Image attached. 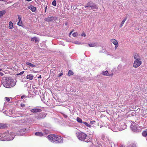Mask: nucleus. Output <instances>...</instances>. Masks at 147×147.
Masks as SVG:
<instances>
[{
  "label": "nucleus",
  "instance_id": "obj_26",
  "mask_svg": "<svg viewBox=\"0 0 147 147\" xmlns=\"http://www.w3.org/2000/svg\"><path fill=\"white\" fill-rule=\"evenodd\" d=\"M88 45L89 47H94L95 46V43L89 44Z\"/></svg>",
  "mask_w": 147,
  "mask_h": 147
},
{
  "label": "nucleus",
  "instance_id": "obj_9",
  "mask_svg": "<svg viewBox=\"0 0 147 147\" xmlns=\"http://www.w3.org/2000/svg\"><path fill=\"white\" fill-rule=\"evenodd\" d=\"M102 74L104 76H108L111 77L113 75V74H109L108 73L107 71H103L102 73Z\"/></svg>",
  "mask_w": 147,
  "mask_h": 147
},
{
  "label": "nucleus",
  "instance_id": "obj_29",
  "mask_svg": "<svg viewBox=\"0 0 147 147\" xmlns=\"http://www.w3.org/2000/svg\"><path fill=\"white\" fill-rule=\"evenodd\" d=\"M129 147H136V145L135 144L132 143L131 146H129Z\"/></svg>",
  "mask_w": 147,
  "mask_h": 147
},
{
  "label": "nucleus",
  "instance_id": "obj_21",
  "mask_svg": "<svg viewBox=\"0 0 147 147\" xmlns=\"http://www.w3.org/2000/svg\"><path fill=\"white\" fill-rule=\"evenodd\" d=\"M35 135L37 136H43V134L42 132H36L35 133Z\"/></svg>",
  "mask_w": 147,
  "mask_h": 147
},
{
  "label": "nucleus",
  "instance_id": "obj_20",
  "mask_svg": "<svg viewBox=\"0 0 147 147\" xmlns=\"http://www.w3.org/2000/svg\"><path fill=\"white\" fill-rule=\"evenodd\" d=\"M13 23L11 22H9V29H12L13 28Z\"/></svg>",
  "mask_w": 147,
  "mask_h": 147
},
{
  "label": "nucleus",
  "instance_id": "obj_44",
  "mask_svg": "<svg viewBox=\"0 0 147 147\" xmlns=\"http://www.w3.org/2000/svg\"><path fill=\"white\" fill-rule=\"evenodd\" d=\"M2 70V69H0V71H1Z\"/></svg>",
  "mask_w": 147,
  "mask_h": 147
},
{
  "label": "nucleus",
  "instance_id": "obj_25",
  "mask_svg": "<svg viewBox=\"0 0 147 147\" xmlns=\"http://www.w3.org/2000/svg\"><path fill=\"white\" fill-rule=\"evenodd\" d=\"M83 123L86 126L88 127H91V125L89 124L88 123L86 122L85 121H84L83 122Z\"/></svg>",
  "mask_w": 147,
  "mask_h": 147
},
{
  "label": "nucleus",
  "instance_id": "obj_13",
  "mask_svg": "<svg viewBox=\"0 0 147 147\" xmlns=\"http://www.w3.org/2000/svg\"><path fill=\"white\" fill-rule=\"evenodd\" d=\"M7 127V125L5 124L0 123V128L4 129Z\"/></svg>",
  "mask_w": 147,
  "mask_h": 147
},
{
  "label": "nucleus",
  "instance_id": "obj_5",
  "mask_svg": "<svg viewBox=\"0 0 147 147\" xmlns=\"http://www.w3.org/2000/svg\"><path fill=\"white\" fill-rule=\"evenodd\" d=\"M141 59L135 60L133 64V66L135 68H137L139 67L142 64Z\"/></svg>",
  "mask_w": 147,
  "mask_h": 147
},
{
  "label": "nucleus",
  "instance_id": "obj_2",
  "mask_svg": "<svg viewBox=\"0 0 147 147\" xmlns=\"http://www.w3.org/2000/svg\"><path fill=\"white\" fill-rule=\"evenodd\" d=\"M48 139L55 144H59L63 143V138L55 134H51L47 136Z\"/></svg>",
  "mask_w": 147,
  "mask_h": 147
},
{
  "label": "nucleus",
  "instance_id": "obj_40",
  "mask_svg": "<svg viewBox=\"0 0 147 147\" xmlns=\"http://www.w3.org/2000/svg\"><path fill=\"white\" fill-rule=\"evenodd\" d=\"M41 78V75L40 76H39L38 77V78Z\"/></svg>",
  "mask_w": 147,
  "mask_h": 147
},
{
  "label": "nucleus",
  "instance_id": "obj_17",
  "mask_svg": "<svg viewBox=\"0 0 147 147\" xmlns=\"http://www.w3.org/2000/svg\"><path fill=\"white\" fill-rule=\"evenodd\" d=\"M127 19V17H126L122 20V21L121 22V23L119 26L120 28H121L123 26L124 24L125 23V22L126 20Z\"/></svg>",
  "mask_w": 147,
  "mask_h": 147
},
{
  "label": "nucleus",
  "instance_id": "obj_19",
  "mask_svg": "<svg viewBox=\"0 0 147 147\" xmlns=\"http://www.w3.org/2000/svg\"><path fill=\"white\" fill-rule=\"evenodd\" d=\"M18 18L19 20V21L18 23V25L21 26H22V21L21 20V18L19 16Z\"/></svg>",
  "mask_w": 147,
  "mask_h": 147
},
{
  "label": "nucleus",
  "instance_id": "obj_41",
  "mask_svg": "<svg viewBox=\"0 0 147 147\" xmlns=\"http://www.w3.org/2000/svg\"><path fill=\"white\" fill-rule=\"evenodd\" d=\"M63 75V74L62 73H60L59 74V76H61Z\"/></svg>",
  "mask_w": 147,
  "mask_h": 147
},
{
  "label": "nucleus",
  "instance_id": "obj_30",
  "mask_svg": "<svg viewBox=\"0 0 147 147\" xmlns=\"http://www.w3.org/2000/svg\"><path fill=\"white\" fill-rule=\"evenodd\" d=\"M5 100L7 101V102H9L10 101V99L8 97H5Z\"/></svg>",
  "mask_w": 147,
  "mask_h": 147
},
{
  "label": "nucleus",
  "instance_id": "obj_10",
  "mask_svg": "<svg viewBox=\"0 0 147 147\" xmlns=\"http://www.w3.org/2000/svg\"><path fill=\"white\" fill-rule=\"evenodd\" d=\"M26 78L27 79H29V80H32L34 76L32 74H29L26 76Z\"/></svg>",
  "mask_w": 147,
  "mask_h": 147
},
{
  "label": "nucleus",
  "instance_id": "obj_11",
  "mask_svg": "<svg viewBox=\"0 0 147 147\" xmlns=\"http://www.w3.org/2000/svg\"><path fill=\"white\" fill-rule=\"evenodd\" d=\"M90 7H91V9L94 11H96V10L98 9V7L95 4L92 5H91Z\"/></svg>",
  "mask_w": 147,
  "mask_h": 147
},
{
  "label": "nucleus",
  "instance_id": "obj_12",
  "mask_svg": "<svg viewBox=\"0 0 147 147\" xmlns=\"http://www.w3.org/2000/svg\"><path fill=\"white\" fill-rule=\"evenodd\" d=\"M28 8L32 10V12H34L36 10V7L32 5H30L28 7Z\"/></svg>",
  "mask_w": 147,
  "mask_h": 147
},
{
  "label": "nucleus",
  "instance_id": "obj_1",
  "mask_svg": "<svg viewBox=\"0 0 147 147\" xmlns=\"http://www.w3.org/2000/svg\"><path fill=\"white\" fill-rule=\"evenodd\" d=\"M2 82L3 86L6 88H10L14 86L16 83L10 78H6L3 79Z\"/></svg>",
  "mask_w": 147,
  "mask_h": 147
},
{
  "label": "nucleus",
  "instance_id": "obj_35",
  "mask_svg": "<svg viewBox=\"0 0 147 147\" xmlns=\"http://www.w3.org/2000/svg\"><path fill=\"white\" fill-rule=\"evenodd\" d=\"M24 71H22L21 72H20L19 74V75H21V74H23L24 73Z\"/></svg>",
  "mask_w": 147,
  "mask_h": 147
},
{
  "label": "nucleus",
  "instance_id": "obj_42",
  "mask_svg": "<svg viewBox=\"0 0 147 147\" xmlns=\"http://www.w3.org/2000/svg\"><path fill=\"white\" fill-rule=\"evenodd\" d=\"M13 139V137L12 138H10L9 140H12Z\"/></svg>",
  "mask_w": 147,
  "mask_h": 147
},
{
  "label": "nucleus",
  "instance_id": "obj_3",
  "mask_svg": "<svg viewBox=\"0 0 147 147\" xmlns=\"http://www.w3.org/2000/svg\"><path fill=\"white\" fill-rule=\"evenodd\" d=\"M131 128L132 130L134 132H139L141 131L140 127L136 123H132L131 126Z\"/></svg>",
  "mask_w": 147,
  "mask_h": 147
},
{
  "label": "nucleus",
  "instance_id": "obj_27",
  "mask_svg": "<svg viewBox=\"0 0 147 147\" xmlns=\"http://www.w3.org/2000/svg\"><path fill=\"white\" fill-rule=\"evenodd\" d=\"M52 4L54 6H55L56 5V2L55 0L53 1L52 3Z\"/></svg>",
  "mask_w": 147,
  "mask_h": 147
},
{
  "label": "nucleus",
  "instance_id": "obj_16",
  "mask_svg": "<svg viewBox=\"0 0 147 147\" xmlns=\"http://www.w3.org/2000/svg\"><path fill=\"white\" fill-rule=\"evenodd\" d=\"M134 58L135 60H140L141 59L140 58V56L138 54H135L134 55Z\"/></svg>",
  "mask_w": 147,
  "mask_h": 147
},
{
  "label": "nucleus",
  "instance_id": "obj_24",
  "mask_svg": "<svg viewBox=\"0 0 147 147\" xmlns=\"http://www.w3.org/2000/svg\"><path fill=\"white\" fill-rule=\"evenodd\" d=\"M74 74L73 72L71 70H69L68 73V76H70L73 75Z\"/></svg>",
  "mask_w": 147,
  "mask_h": 147
},
{
  "label": "nucleus",
  "instance_id": "obj_36",
  "mask_svg": "<svg viewBox=\"0 0 147 147\" xmlns=\"http://www.w3.org/2000/svg\"><path fill=\"white\" fill-rule=\"evenodd\" d=\"M25 97H26L25 96V95H23V96H21V98L22 99H23V98H24Z\"/></svg>",
  "mask_w": 147,
  "mask_h": 147
},
{
  "label": "nucleus",
  "instance_id": "obj_4",
  "mask_svg": "<svg viewBox=\"0 0 147 147\" xmlns=\"http://www.w3.org/2000/svg\"><path fill=\"white\" fill-rule=\"evenodd\" d=\"M76 136L79 140H82L86 138L87 135L84 132H80L76 133Z\"/></svg>",
  "mask_w": 147,
  "mask_h": 147
},
{
  "label": "nucleus",
  "instance_id": "obj_43",
  "mask_svg": "<svg viewBox=\"0 0 147 147\" xmlns=\"http://www.w3.org/2000/svg\"><path fill=\"white\" fill-rule=\"evenodd\" d=\"M4 1V0H0V1Z\"/></svg>",
  "mask_w": 147,
  "mask_h": 147
},
{
  "label": "nucleus",
  "instance_id": "obj_23",
  "mask_svg": "<svg viewBox=\"0 0 147 147\" xmlns=\"http://www.w3.org/2000/svg\"><path fill=\"white\" fill-rule=\"evenodd\" d=\"M76 120L78 122L80 123H82L83 122L82 119L79 117H77Z\"/></svg>",
  "mask_w": 147,
  "mask_h": 147
},
{
  "label": "nucleus",
  "instance_id": "obj_15",
  "mask_svg": "<svg viewBox=\"0 0 147 147\" xmlns=\"http://www.w3.org/2000/svg\"><path fill=\"white\" fill-rule=\"evenodd\" d=\"M31 40L32 41H34L35 42H39L38 39L36 37H34L31 39Z\"/></svg>",
  "mask_w": 147,
  "mask_h": 147
},
{
  "label": "nucleus",
  "instance_id": "obj_7",
  "mask_svg": "<svg viewBox=\"0 0 147 147\" xmlns=\"http://www.w3.org/2000/svg\"><path fill=\"white\" fill-rule=\"evenodd\" d=\"M55 18L53 16L48 17L45 18V20L47 22H52L53 20H55Z\"/></svg>",
  "mask_w": 147,
  "mask_h": 147
},
{
  "label": "nucleus",
  "instance_id": "obj_22",
  "mask_svg": "<svg viewBox=\"0 0 147 147\" xmlns=\"http://www.w3.org/2000/svg\"><path fill=\"white\" fill-rule=\"evenodd\" d=\"M142 135L145 137L147 136V131H144L142 133Z\"/></svg>",
  "mask_w": 147,
  "mask_h": 147
},
{
  "label": "nucleus",
  "instance_id": "obj_39",
  "mask_svg": "<svg viewBox=\"0 0 147 147\" xmlns=\"http://www.w3.org/2000/svg\"><path fill=\"white\" fill-rule=\"evenodd\" d=\"M3 75V74L2 73L0 72V75L2 76Z\"/></svg>",
  "mask_w": 147,
  "mask_h": 147
},
{
  "label": "nucleus",
  "instance_id": "obj_8",
  "mask_svg": "<svg viewBox=\"0 0 147 147\" xmlns=\"http://www.w3.org/2000/svg\"><path fill=\"white\" fill-rule=\"evenodd\" d=\"M42 111L40 109L34 108L31 110L30 111L32 113H37L40 112Z\"/></svg>",
  "mask_w": 147,
  "mask_h": 147
},
{
  "label": "nucleus",
  "instance_id": "obj_28",
  "mask_svg": "<svg viewBox=\"0 0 147 147\" xmlns=\"http://www.w3.org/2000/svg\"><path fill=\"white\" fill-rule=\"evenodd\" d=\"M78 34L77 32H74L72 34V35L74 37H76L78 35Z\"/></svg>",
  "mask_w": 147,
  "mask_h": 147
},
{
  "label": "nucleus",
  "instance_id": "obj_18",
  "mask_svg": "<svg viewBox=\"0 0 147 147\" xmlns=\"http://www.w3.org/2000/svg\"><path fill=\"white\" fill-rule=\"evenodd\" d=\"M6 13V11L2 10L0 11V17L2 18L3 15H5Z\"/></svg>",
  "mask_w": 147,
  "mask_h": 147
},
{
  "label": "nucleus",
  "instance_id": "obj_32",
  "mask_svg": "<svg viewBox=\"0 0 147 147\" xmlns=\"http://www.w3.org/2000/svg\"><path fill=\"white\" fill-rule=\"evenodd\" d=\"M81 36H84V37H85L86 36V34L84 33V32H83L81 34Z\"/></svg>",
  "mask_w": 147,
  "mask_h": 147
},
{
  "label": "nucleus",
  "instance_id": "obj_34",
  "mask_svg": "<svg viewBox=\"0 0 147 147\" xmlns=\"http://www.w3.org/2000/svg\"><path fill=\"white\" fill-rule=\"evenodd\" d=\"M95 122V121H91L90 122V123L92 124H93Z\"/></svg>",
  "mask_w": 147,
  "mask_h": 147
},
{
  "label": "nucleus",
  "instance_id": "obj_6",
  "mask_svg": "<svg viewBox=\"0 0 147 147\" xmlns=\"http://www.w3.org/2000/svg\"><path fill=\"white\" fill-rule=\"evenodd\" d=\"M111 42L115 45V49H116L118 47V43L117 40L114 39H112L111 40Z\"/></svg>",
  "mask_w": 147,
  "mask_h": 147
},
{
  "label": "nucleus",
  "instance_id": "obj_38",
  "mask_svg": "<svg viewBox=\"0 0 147 147\" xmlns=\"http://www.w3.org/2000/svg\"><path fill=\"white\" fill-rule=\"evenodd\" d=\"M47 7L46 6L45 7V12H46V11H47Z\"/></svg>",
  "mask_w": 147,
  "mask_h": 147
},
{
  "label": "nucleus",
  "instance_id": "obj_31",
  "mask_svg": "<svg viewBox=\"0 0 147 147\" xmlns=\"http://www.w3.org/2000/svg\"><path fill=\"white\" fill-rule=\"evenodd\" d=\"M90 4H91V2H88L87 4V6H85V7H88L90 6Z\"/></svg>",
  "mask_w": 147,
  "mask_h": 147
},
{
  "label": "nucleus",
  "instance_id": "obj_14",
  "mask_svg": "<svg viewBox=\"0 0 147 147\" xmlns=\"http://www.w3.org/2000/svg\"><path fill=\"white\" fill-rule=\"evenodd\" d=\"M26 64L30 66V67H29L30 68L31 67H36V65H35L33 64L27 62L26 63Z\"/></svg>",
  "mask_w": 147,
  "mask_h": 147
},
{
  "label": "nucleus",
  "instance_id": "obj_33",
  "mask_svg": "<svg viewBox=\"0 0 147 147\" xmlns=\"http://www.w3.org/2000/svg\"><path fill=\"white\" fill-rule=\"evenodd\" d=\"M21 106L22 107H25V105L24 104H21Z\"/></svg>",
  "mask_w": 147,
  "mask_h": 147
},
{
  "label": "nucleus",
  "instance_id": "obj_37",
  "mask_svg": "<svg viewBox=\"0 0 147 147\" xmlns=\"http://www.w3.org/2000/svg\"><path fill=\"white\" fill-rule=\"evenodd\" d=\"M63 116L65 118H66L67 117V115H64V114L63 115Z\"/></svg>",
  "mask_w": 147,
  "mask_h": 147
}]
</instances>
